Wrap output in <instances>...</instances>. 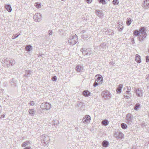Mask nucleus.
Segmentation results:
<instances>
[{
    "instance_id": "f257e3e1",
    "label": "nucleus",
    "mask_w": 149,
    "mask_h": 149,
    "mask_svg": "<svg viewBox=\"0 0 149 149\" xmlns=\"http://www.w3.org/2000/svg\"><path fill=\"white\" fill-rule=\"evenodd\" d=\"M103 78L100 75H96L95 77V81L93 84V86L95 87L98 85H100L102 83Z\"/></svg>"
},
{
    "instance_id": "f03ea898",
    "label": "nucleus",
    "mask_w": 149,
    "mask_h": 149,
    "mask_svg": "<svg viewBox=\"0 0 149 149\" xmlns=\"http://www.w3.org/2000/svg\"><path fill=\"white\" fill-rule=\"evenodd\" d=\"M3 62L5 63L4 64V65L7 67L12 66L14 65L15 63L14 60L10 58H6L3 61Z\"/></svg>"
},
{
    "instance_id": "7ed1b4c3",
    "label": "nucleus",
    "mask_w": 149,
    "mask_h": 149,
    "mask_svg": "<svg viewBox=\"0 0 149 149\" xmlns=\"http://www.w3.org/2000/svg\"><path fill=\"white\" fill-rule=\"evenodd\" d=\"M77 36L76 34L74 35L73 36H71L68 41V43L70 45H73L77 43Z\"/></svg>"
},
{
    "instance_id": "20e7f679",
    "label": "nucleus",
    "mask_w": 149,
    "mask_h": 149,
    "mask_svg": "<svg viewBox=\"0 0 149 149\" xmlns=\"http://www.w3.org/2000/svg\"><path fill=\"white\" fill-rule=\"evenodd\" d=\"M101 95L103 98L106 100L109 99L111 97V94L109 91L106 90L102 92Z\"/></svg>"
},
{
    "instance_id": "39448f33",
    "label": "nucleus",
    "mask_w": 149,
    "mask_h": 149,
    "mask_svg": "<svg viewBox=\"0 0 149 149\" xmlns=\"http://www.w3.org/2000/svg\"><path fill=\"white\" fill-rule=\"evenodd\" d=\"M41 140L42 142L44 143L45 144L47 145L49 142V138L47 135L43 134L41 136Z\"/></svg>"
},
{
    "instance_id": "423d86ee",
    "label": "nucleus",
    "mask_w": 149,
    "mask_h": 149,
    "mask_svg": "<svg viewBox=\"0 0 149 149\" xmlns=\"http://www.w3.org/2000/svg\"><path fill=\"white\" fill-rule=\"evenodd\" d=\"M132 119L133 116L130 113H128L126 116V123L129 125L131 124V123L132 122Z\"/></svg>"
},
{
    "instance_id": "0eeeda50",
    "label": "nucleus",
    "mask_w": 149,
    "mask_h": 149,
    "mask_svg": "<svg viewBox=\"0 0 149 149\" xmlns=\"http://www.w3.org/2000/svg\"><path fill=\"white\" fill-rule=\"evenodd\" d=\"M123 23L122 21H119L116 25V28L118 29L119 31H121L124 29V26H123Z\"/></svg>"
},
{
    "instance_id": "6e6552de",
    "label": "nucleus",
    "mask_w": 149,
    "mask_h": 149,
    "mask_svg": "<svg viewBox=\"0 0 149 149\" xmlns=\"http://www.w3.org/2000/svg\"><path fill=\"white\" fill-rule=\"evenodd\" d=\"M40 108L43 110L49 109L51 107V105L48 103H43L40 106Z\"/></svg>"
},
{
    "instance_id": "1a4fd4ad",
    "label": "nucleus",
    "mask_w": 149,
    "mask_h": 149,
    "mask_svg": "<svg viewBox=\"0 0 149 149\" xmlns=\"http://www.w3.org/2000/svg\"><path fill=\"white\" fill-rule=\"evenodd\" d=\"M42 15L40 13H36L33 16V19L36 22H39L42 19Z\"/></svg>"
},
{
    "instance_id": "9d476101",
    "label": "nucleus",
    "mask_w": 149,
    "mask_h": 149,
    "mask_svg": "<svg viewBox=\"0 0 149 149\" xmlns=\"http://www.w3.org/2000/svg\"><path fill=\"white\" fill-rule=\"evenodd\" d=\"M134 92L136 94V95L139 97H141L143 96V91L141 89L137 88L135 89Z\"/></svg>"
},
{
    "instance_id": "9b49d317",
    "label": "nucleus",
    "mask_w": 149,
    "mask_h": 149,
    "mask_svg": "<svg viewBox=\"0 0 149 149\" xmlns=\"http://www.w3.org/2000/svg\"><path fill=\"white\" fill-rule=\"evenodd\" d=\"M114 136L118 139H121L123 138L124 135L121 132L118 131L115 132Z\"/></svg>"
},
{
    "instance_id": "f8f14e48",
    "label": "nucleus",
    "mask_w": 149,
    "mask_h": 149,
    "mask_svg": "<svg viewBox=\"0 0 149 149\" xmlns=\"http://www.w3.org/2000/svg\"><path fill=\"white\" fill-rule=\"evenodd\" d=\"M91 120V118L90 116L86 115L82 119V121L85 124L88 123Z\"/></svg>"
},
{
    "instance_id": "ddd939ff",
    "label": "nucleus",
    "mask_w": 149,
    "mask_h": 149,
    "mask_svg": "<svg viewBox=\"0 0 149 149\" xmlns=\"http://www.w3.org/2000/svg\"><path fill=\"white\" fill-rule=\"evenodd\" d=\"M142 6L146 9L149 8V0H144Z\"/></svg>"
},
{
    "instance_id": "4468645a",
    "label": "nucleus",
    "mask_w": 149,
    "mask_h": 149,
    "mask_svg": "<svg viewBox=\"0 0 149 149\" xmlns=\"http://www.w3.org/2000/svg\"><path fill=\"white\" fill-rule=\"evenodd\" d=\"M76 70L77 72H83L84 71V68L81 65H77L76 67Z\"/></svg>"
},
{
    "instance_id": "2eb2a0df",
    "label": "nucleus",
    "mask_w": 149,
    "mask_h": 149,
    "mask_svg": "<svg viewBox=\"0 0 149 149\" xmlns=\"http://www.w3.org/2000/svg\"><path fill=\"white\" fill-rule=\"evenodd\" d=\"M17 82V80L15 78H13L10 82L11 86L13 87L15 86H16Z\"/></svg>"
},
{
    "instance_id": "dca6fc26",
    "label": "nucleus",
    "mask_w": 149,
    "mask_h": 149,
    "mask_svg": "<svg viewBox=\"0 0 149 149\" xmlns=\"http://www.w3.org/2000/svg\"><path fill=\"white\" fill-rule=\"evenodd\" d=\"M146 33H145L144 34H140L139 38V40L140 41H143L144 39L146 38Z\"/></svg>"
},
{
    "instance_id": "f3484780",
    "label": "nucleus",
    "mask_w": 149,
    "mask_h": 149,
    "mask_svg": "<svg viewBox=\"0 0 149 149\" xmlns=\"http://www.w3.org/2000/svg\"><path fill=\"white\" fill-rule=\"evenodd\" d=\"M89 50H90V48L85 49L82 48L81 49V51L82 52V53L85 56H86L87 53L89 51Z\"/></svg>"
},
{
    "instance_id": "a211bd4d",
    "label": "nucleus",
    "mask_w": 149,
    "mask_h": 149,
    "mask_svg": "<svg viewBox=\"0 0 149 149\" xmlns=\"http://www.w3.org/2000/svg\"><path fill=\"white\" fill-rule=\"evenodd\" d=\"M91 93L87 90H84L83 91V95L85 97H88L90 95Z\"/></svg>"
},
{
    "instance_id": "6ab92c4d",
    "label": "nucleus",
    "mask_w": 149,
    "mask_h": 149,
    "mask_svg": "<svg viewBox=\"0 0 149 149\" xmlns=\"http://www.w3.org/2000/svg\"><path fill=\"white\" fill-rule=\"evenodd\" d=\"M135 60L138 63L141 62V57L138 54H136L135 55Z\"/></svg>"
},
{
    "instance_id": "aec40b11",
    "label": "nucleus",
    "mask_w": 149,
    "mask_h": 149,
    "mask_svg": "<svg viewBox=\"0 0 149 149\" xmlns=\"http://www.w3.org/2000/svg\"><path fill=\"white\" fill-rule=\"evenodd\" d=\"M28 112L32 116H34L36 115V111L34 109H30L29 110Z\"/></svg>"
},
{
    "instance_id": "412c9836",
    "label": "nucleus",
    "mask_w": 149,
    "mask_h": 149,
    "mask_svg": "<svg viewBox=\"0 0 149 149\" xmlns=\"http://www.w3.org/2000/svg\"><path fill=\"white\" fill-rule=\"evenodd\" d=\"M123 85L122 84H120L118 87L116 89V92L118 93H121V89L123 87Z\"/></svg>"
},
{
    "instance_id": "4be33fe9",
    "label": "nucleus",
    "mask_w": 149,
    "mask_h": 149,
    "mask_svg": "<svg viewBox=\"0 0 149 149\" xmlns=\"http://www.w3.org/2000/svg\"><path fill=\"white\" fill-rule=\"evenodd\" d=\"M109 143L107 141L104 140L102 143V146L105 147H107L108 146Z\"/></svg>"
},
{
    "instance_id": "5701e85b",
    "label": "nucleus",
    "mask_w": 149,
    "mask_h": 149,
    "mask_svg": "<svg viewBox=\"0 0 149 149\" xmlns=\"http://www.w3.org/2000/svg\"><path fill=\"white\" fill-rule=\"evenodd\" d=\"M6 9L9 12H11L12 9L10 5L6 4L5 6Z\"/></svg>"
},
{
    "instance_id": "b1692460",
    "label": "nucleus",
    "mask_w": 149,
    "mask_h": 149,
    "mask_svg": "<svg viewBox=\"0 0 149 149\" xmlns=\"http://www.w3.org/2000/svg\"><path fill=\"white\" fill-rule=\"evenodd\" d=\"M25 75L26 76H29L32 74V72L29 70H26L25 71Z\"/></svg>"
},
{
    "instance_id": "393cba45",
    "label": "nucleus",
    "mask_w": 149,
    "mask_h": 149,
    "mask_svg": "<svg viewBox=\"0 0 149 149\" xmlns=\"http://www.w3.org/2000/svg\"><path fill=\"white\" fill-rule=\"evenodd\" d=\"M101 123L102 125L105 126H106L108 125L109 123V121L105 119L103 120L102 122Z\"/></svg>"
},
{
    "instance_id": "a878e982",
    "label": "nucleus",
    "mask_w": 149,
    "mask_h": 149,
    "mask_svg": "<svg viewBox=\"0 0 149 149\" xmlns=\"http://www.w3.org/2000/svg\"><path fill=\"white\" fill-rule=\"evenodd\" d=\"M140 108V104L139 103H137L134 106V109L135 110L137 111L139 110Z\"/></svg>"
},
{
    "instance_id": "bb28decb",
    "label": "nucleus",
    "mask_w": 149,
    "mask_h": 149,
    "mask_svg": "<svg viewBox=\"0 0 149 149\" xmlns=\"http://www.w3.org/2000/svg\"><path fill=\"white\" fill-rule=\"evenodd\" d=\"M140 34H144L145 33H146L145 32V30L144 28H141L139 31Z\"/></svg>"
},
{
    "instance_id": "cd10ccee",
    "label": "nucleus",
    "mask_w": 149,
    "mask_h": 149,
    "mask_svg": "<svg viewBox=\"0 0 149 149\" xmlns=\"http://www.w3.org/2000/svg\"><path fill=\"white\" fill-rule=\"evenodd\" d=\"M30 142L29 141H26L25 142H24L22 144V147H26V146L29 145L30 144Z\"/></svg>"
},
{
    "instance_id": "c85d7f7f",
    "label": "nucleus",
    "mask_w": 149,
    "mask_h": 149,
    "mask_svg": "<svg viewBox=\"0 0 149 149\" xmlns=\"http://www.w3.org/2000/svg\"><path fill=\"white\" fill-rule=\"evenodd\" d=\"M35 6L38 8H40L41 6L40 3L39 2L36 3L35 4Z\"/></svg>"
},
{
    "instance_id": "c756f323",
    "label": "nucleus",
    "mask_w": 149,
    "mask_h": 149,
    "mask_svg": "<svg viewBox=\"0 0 149 149\" xmlns=\"http://www.w3.org/2000/svg\"><path fill=\"white\" fill-rule=\"evenodd\" d=\"M106 45L104 43H102L101 44L100 47H101V49L103 50L105 48H106Z\"/></svg>"
},
{
    "instance_id": "7c9ffc66",
    "label": "nucleus",
    "mask_w": 149,
    "mask_h": 149,
    "mask_svg": "<svg viewBox=\"0 0 149 149\" xmlns=\"http://www.w3.org/2000/svg\"><path fill=\"white\" fill-rule=\"evenodd\" d=\"M121 126L123 129L124 130L126 129L127 127V125L124 123H122L121 125Z\"/></svg>"
},
{
    "instance_id": "2f4dec72",
    "label": "nucleus",
    "mask_w": 149,
    "mask_h": 149,
    "mask_svg": "<svg viewBox=\"0 0 149 149\" xmlns=\"http://www.w3.org/2000/svg\"><path fill=\"white\" fill-rule=\"evenodd\" d=\"M132 22L131 19L130 18H127V19L126 24L128 26L130 25Z\"/></svg>"
},
{
    "instance_id": "473e14b6",
    "label": "nucleus",
    "mask_w": 149,
    "mask_h": 149,
    "mask_svg": "<svg viewBox=\"0 0 149 149\" xmlns=\"http://www.w3.org/2000/svg\"><path fill=\"white\" fill-rule=\"evenodd\" d=\"M134 34L135 36H137L140 35V32L137 30H135L134 33Z\"/></svg>"
},
{
    "instance_id": "72a5a7b5",
    "label": "nucleus",
    "mask_w": 149,
    "mask_h": 149,
    "mask_svg": "<svg viewBox=\"0 0 149 149\" xmlns=\"http://www.w3.org/2000/svg\"><path fill=\"white\" fill-rule=\"evenodd\" d=\"M31 48V46L30 45H28L26 46V49L27 51H30Z\"/></svg>"
},
{
    "instance_id": "f704fd0d",
    "label": "nucleus",
    "mask_w": 149,
    "mask_h": 149,
    "mask_svg": "<svg viewBox=\"0 0 149 149\" xmlns=\"http://www.w3.org/2000/svg\"><path fill=\"white\" fill-rule=\"evenodd\" d=\"M113 4L116 5L119 3V1L118 0H113L112 2Z\"/></svg>"
},
{
    "instance_id": "c9c22d12",
    "label": "nucleus",
    "mask_w": 149,
    "mask_h": 149,
    "mask_svg": "<svg viewBox=\"0 0 149 149\" xmlns=\"http://www.w3.org/2000/svg\"><path fill=\"white\" fill-rule=\"evenodd\" d=\"M89 51L87 53L86 56H90L91 54H93V52L91 49L90 48V50H89Z\"/></svg>"
},
{
    "instance_id": "e433bc0d",
    "label": "nucleus",
    "mask_w": 149,
    "mask_h": 149,
    "mask_svg": "<svg viewBox=\"0 0 149 149\" xmlns=\"http://www.w3.org/2000/svg\"><path fill=\"white\" fill-rule=\"evenodd\" d=\"M20 34H19L18 35H17V34H15L12 36V39H14L15 38H17L20 35Z\"/></svg>"
},
{
    "instance_id": "4c0bfd02",
    "label": "nucleus",
    "mask_w": 149,
    "mask_h": 149,
    "mask_svg": "<svg viewBox=\"0 0 149 149\" xmlns=\"http://www.w3.org/2000/svg\"><path fill=\"white\" fill-rule=\"evenodd\" d=\"M83 106V103L82 102H79L78 104V107H79V108L81 109V108Z\"/></svg>"
},
{
    "instance_id": "58836bf2",
    "label": "nucleus",
    "mask_w": 149,
    "mask_h": 149,
    "mask_svg": "<svg viewBox=\"0 0 149 149\" xmlns=\"http://www.w3.org/2000/svg\"><path fill=\"white\" fill-rule=\"evenodd\" d=\"M106 0H99L100 3H102L103 4H105L106 2Z\"/></svg>"
},
{
    "instance_id": "ea45409f",
    "label": "nucleus",
    "mask_w": 149,
    "mask_h": 149,
    "mask_svg": "<svg viewBox=\"0 0 149 149\" xmlns=\"http://www.w3.org/2000/svg\"><path fill=\"white\" fill-rule=\"evenodd\" d=\"M110 33V34H109V35H111L112 36L114 35V31L112 30H110V33Z\"/></svg>"
},
{
    "instance_id": "a19ab883",
    "label": "nucleus",
    "mask_w": 149,
    "mask_h": 149,
    "mask_svg": "<svg viewBox=\"0 0 149 149\" xmlns=\"http://www.w3.org/2000/svg\"><path fill=\"white\" fill-rule=\"evenodd\" d=\"M58 124L57 123H56V122L55 121H54L52 122V126H54L55 127H56L57 125Z\"/></svg>"
},
{
    "instance_id": "79ce46f5",
    "label": "nucleus",
    "mask_w": 149,
    "mask_h": 149,
    "mask_svg": "<svg viewBox=\"0 0 149 149\" xmlns=\"http://www.w3.org/2000/svg\"><path fill=\"white\" fill-rule=\"evenodd\" d=\"M29 104H30L31 106H33L35 104L34 103V102L33 101H31V102H30L29 103Z\"/></svg>"
},
{
    "instance_id": "37998d69",
    "label": "nucleus",
    "mask_w": 149,
    "mask_h": 149,
    "mask_svg": "<svg viewBox=\"0 0 149 149\" xmlns=\"http://www.w3.org/2000/svg\"><path fill=\"white\" fill-rule=\"evenodd\" d=\"M52 80L53 81H55L57 80V77L56 76H54L52 78Z\"/></svg>"
},
{
    "instance_id": "c03bdc74",
    "label": "nucleus",
    "mask_w": 149,
    "mask_h": 149,
    "mask_svg": "<svg viewBox=\"0 0 149 149\" xmlns=\"http://www.w3.org/2000/svg\"><path fill=\"white\" fill-rule=\"evenodd\" d=\"M95 13L97 15H100V11L99 10H96Z\"/></svg>"
},
{
    "instance_id": "a18cd8bd",
    "label": "nucleus",
    "mask_w": 149,
    "mask_h": 149,
    "mask_svg": "<svg viewBox=\"0 0 149 149\" xmlns=\"http://www.w3.org/2000/svg\"><path fill=\"white\" fill-rule=\"evenodd\" d=\"M149 61V57L147 56H146V62H148Z\"/></svg>"
},
{
    "instance_id": "49530a36",
    "label": "nucleus",
    "mask_w": 149,
    "mask_h": 149,
    "mask_svg": "<svg viewBox=\"0 0 149 149\" xmlns=\"http://www.w3.org/2000/svg\"><path fill=\"white\" fill-rule=\"evenodd\" d=\"M123 96H124V98H126L127 99H129L130 98V97L129 96V95H125V94H124Z\"/></svg>"
},
{
    "instance_id": "de8ad7c7",
    "label": "nucleus",
    "mask_w": 149,
    "mask_h": 149,
    "mask_svg": "<svg viewBox=\"0 0 149 149\" xmlns=\"http://www.w3.org/2000/svg\"><path fill=\"white\" fill-rule=\"evenodd\" d=\"M110 33V31H109L108 30H107L106 31H105V33L106 34H108L109 33Z\"/></svg>"
},
{
    "instance_id": "09e8293b",
    "label": "nucleus",
    "mask_w": 149,
    "mask_h": 149,
    "mask_svg": "<svg viewBox=\"0 0 149 149\" xmlns=\"http://www.w3.org/2000/svg\"><path fill=\"white\" fill-rule=\"evenodd\" d=\"M125 88H127V91H130L131 90V88L130 87V86H129V87H126Z\"/></svg>"
},
{
    "instance_id": "8fccbe9b",
    "label": "nucleus",
    "mask_w": 149,
    "mask_h": 149,
    "mask_svg": "<svg viewBox=\"0 0 149 149\" xmlns=\"http://www.w3.org/2000/svg\"><path fill=\"white\" fill-rule=\"evenodd\" d=\"M86 1L88 3H91L92 2V0H86Z\"/></svg>"
},
{
    "instance_id": "3c124183",
    "label": "nucleus",
    "mask_w": 149,
    "mask_h": 149,
    "mask_svg": "<svg viewBox=\"0 0 149 149\" xmlns=\"http://www.w3.org/2000/svg\"><path fill=\"white\" fill-rule=\"evenodd\" d=\"M49 35H51L52 33V30H49Z\"/></svg>"
},
{
    "instance_id": "603ef678",
    "label": "nucleus",
    "mask_w": 149,
    "mask_h": 149,
    "mask_svg": "<svg viewBox=\"0 0 149 149\" xmlns=\"http://www.w3.org/2000/svg\"><path fill=\"white\" fill-rule=\"evenodd\" d=\"M126 93H127L128 95H130L131 96V93H130V91H126Z\"/></svg>"
},
{
    "instance_id": "864d4df0",
    "label": "nucleus",
    "mask_w": 149,
    "mask_h": 149,
    "mask_svg": "<svg viewBox=\"0 0 149 149\" xmlns=\"http://www.w3.org/2000/svg\"><path fill=\"white\" fill-rule=\"evenodd\" d=\"M38 112L39 113V114H40L42 112V110H41V109H40L39 110H38Z\"/></svg>"
},
{
    "instance_id": "5fc2aeb1",
    "label": "nucleus",
    "mask_w": 149,
    "mask_h": 149,
    "mask_svg": "<svg viewBox=\"0 0 149 149\" xmlns=\"http://www.w3.org/2000/svg\"><path fill=\"white\" fill-rule=\"evenodd\" d=\"M23 149H31V148L30 147H26L24 148Z\"/></svg>"
},
{
    "instance_id": "6e6d98bb",
    "label": "nucleus",
    "mask_w": 149,
    "mask_h": 149,
    "mask_svg": "<svg viewBox=\"0 0 149 149\" xmlns=\"http://www.w3.org/2000/svg\"><path fill=\"white\" fill-rule=\"evenodd\" d=\"M132 44H133L134 43V39L132 38Z\"/></svg>"
},
{
    "instance_id": "4d7b16f0",
    "label": "nucleus",
    "mask_w": 149,
    "mask_h": 149,
    "mask_svg": "<svg viewBox=\"0 0 149 149\" xmlns=\"http://www.w3.org/2000/svg\"><path fill=\"white\" fill-rule=\"evenodd\" d=\"M86 32V31L85 30H83L81 31V34H82L84 33H85Z\"/></svg>"
},
{
    "instance_id": "13d9d810",
    "label": "nucleus",
    "mask_w": 149,
    "mask_h": 149,
    "mask_svg": "<svg viewBox=\"0 0 149 149\" xmlns=\"http://www.w3.org/2000/svg\"><path fill=\"white\" fill-rule=\"evenodd\" d=\"M146 79L147 80H149V75H148L147 76Z\"/></svg>"
},
{
    "instance_id": "bf43d9fd",
    "label": "nucleus",
    "mask_w": 149,
    "mask_h": 149,
    "mask_svg": "<svg viewBox=\"0 0 149 149\" xmlns=\"http://www.w3.org/2000/svg\"><path fill=\"white\" fill-rule=\"evenodd\" d=\"M107 30L106 29H102V31H104V32H105V31H106Z\"/></svg>"
},
{
    "instance_id": "052dcab7",
    "label": "nucleus",
    "mask_w": 149,
    "mask_h": 149,
    "mask_svg": "<svg viewBox=\"0 0 149 149\" xmlns=\"http://www.w3.org/2000/svg\"><path fill=\"white\" fill-rule=\"evenodd\" d=\"M2 116L3 117H4V115H3V116Z\"/></svg>"
}]
</instances>
